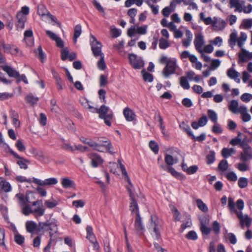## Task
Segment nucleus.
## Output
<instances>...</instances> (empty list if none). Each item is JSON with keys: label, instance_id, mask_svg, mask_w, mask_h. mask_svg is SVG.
<instances>
[{"label": "nucleus", "instance_id": "nucleus-1", "mask_svg": "<svg viewBox=\"0 0 252 252\" xmlns=\"http://www.w3.org/2000/svg\"><path fill=\"white\" fill-rule=\"evenodd\" d=\"M127 190L130 199L129 210L132 213H135L136 214V217L134 221L135 230L136 233L139 235H143L145 229L142 222V218L139 213V207L137 201L135 199V195L130 188L127 187Z\"/></svg>", "mask_w": 252, "mask_h": 252}, {"label": "nucleus", "instance_id": "nucleus-2", "mask_svg": "<svg viewBox=\"0 0 252 252\" xmlns=\"http://www.w3.org/2000/svg\"><path fill=\"white\" fill-rule=\"evenodd\" d=\"M41 231L43 232L50 231V237H52L53 235L58 232V225L54 219H49L45 222H39L37 229V234Z\"/></svg>", "mask_w": 252, "mask_h": 252}, {"label": "nucleus", "instance_id": "nucleus-3", "mask_svg": "<svg viewBox=\"0 0 252 252\" xmlns=\"http://www.w3.org/2000/svg\"><path fill=\"white\" fill-rule=\"evenodd\" d=\"M99 114V118L103 119L104 123L108 126H111V121L113 117V113L110 108L102 105L99 109L95 108V113Z\"/></svg>", "mask_w": 252, "mask_h": 252}, {"label": "nucleus", "instance_id": "nucleus-4", "mask_svg": "<svg viewBox=\"0 0 252 252\" xmlns=\"http://www.w3.org/2000/svg\"><path fill=\"white\" fill-rule=\"evenodd\" d=\"M98 142H95L97 145L94 147L93 149L99 152H104L106 150L110 154H113L114 152L111 151L113 146L111 141L106 137L98 138Z\"/></svg>", "mask_w": 252, "mask_h": 252}, {"label": "nucleus", "instance_id": "nucleus-5", "mask_svg": "<svg viewBox=\"0 0 252 252\" xmlns=\"http://www.w3.org/2000/svg\"><path fill=\"white\" fill-rule=\"evenodd\" d=\"M91 38L93 39V40L91 39V50L95 58H97L103 55L104 54L101 51L102 46L101 43L98 41L96 38L93 35H91Z\"/></svg>", "mask_w": 252, "mask_h": 252}, {"label": "nucleus", "instance_id": "nucleus-6", "mask_svg": "<svg viewBox=\"0 0 252 252\" xmlns=\"http://www.w3.org/2000/svg\"><path fill=\"white\" fill-rule=\"evenodd\" d=\"M128 59L129 63L135 69H140L144 65V61L141 58H138L136 55L133 53L129 54Z\"/></svg>", "mask_w": 252, "mask_h": 252}, {"label": "nucleus", "instance_id": "nucleus-7", "mask_svg": "<svg viewBox=\"0 0 252 252\" xmlns=\"http://www.w3.org/2000/svg\"><path fill=\"white\" fill-rule=\"evenodd\" d=\"M177 67L176 59L168 61L162 70V74L164 77L168 78L170 75L174 74Z\"/></svg>", "mask_w": 252, "mask_h": 252}, {"label": "nucleus", "instance_id": "nucleus-8", "mask_svg": "<svg viewBox=\"0 0 252 252\" xmlns=\"http://www.w3.org/2000/svg\"><path fill=\"white\" fill-rule=\"evenodd\" d=\"M32 206L35 207L32 209L33 214L36 218L42 216L45 213V209L43 208V202L42 200H37L32 203Z\"/></svg>", "mask_w": 252, "mask_h": 252}, {"label": "nucleus", "instance_id": "nucleus-9", "mask_svg": "<svg viewBox=\"0 0 252 252\" xmlns=\"http://www.w3.org/2000/svg\"><path fill=\"white\" fill-rule=\"evenodd\" d=\"M9 153L12 155L14 158L19 159V160L17 161V164L19 166L21 169H28V165L27 163L30 164L31 161L24 158L20 157L18 154L15 152L11 149L9 150Z\"/></svg>", "mask_w": 252, "mask_h": 252}, {"label": "nucleus", "instance_id": "nucleus-10", "mask_svg": "<svg viewBox=\"0 0 252 252\" xmlns=\"http://www.w3.org/2000/svg\"><path fill=\"white\" fill-rule=\"evenodd\" d=\"M151 222L150 224V228H153L154 232H155L156 236V239L158 240L160 237V233L158 226L159 224V221L158 217L156 215H152L151 216Z\"/></svg>", "mask_w": 252, "mask_h": 252}, {"label": "nucleus", "instance_id": "nucleus-11", "mask_svg": "<svg viewBox=\"0 0 252 252\" xmlns=\"http://www.w3.org/2000/svg\"><path fill=\"white\" fill-rule=\"evenodd\" d=\"M1 67L7 73L9 77L15 78L16 79V82L17 84L21 82L20 75L19 72L13 69L11 66L8 65L1 66Z\"/></svg>", "mask_w": 252, "mask_h": 252}, {"label": "nucleus", "instance_id": "nucleus-12", "mask_svg": "<svg viewBox=\"0 0 252 252\" xmlns=\"http://www.w3.org/2000/svg\"><path fill=\"white\" fill-rule=\"evenodd\" d=\"M89 158L91 159V166L96 168L103 162L102 158L96 153H90L88 155Z\"/></svg>", "mask_w": 252, "mask_h": 252}, {"label": "nucleus", "instance_id": "nucleus-13", "mask_svg": "<svg viewBox=\"0 0 252 252\" xmlns=\"http://www.w3.org/2000/svg\"><path fill=\"white\" fill-rule=\"evenodd\" d=\"M33 183L40 186H51L57 184L58 180L55 178H50L42 181L33 177Z\"/></svg>", "mask_w": 252, "mask_h": 252}, {"label": "nucleus", "instance_id": "nucleus-14", "mask_svg": "<svg viewBox=\"0 0 252 252\" xmlns=\"http://www.w3.org/2000/svg\"><path fill=\"white\" fill-rule=\"evenodd\" d=\"M240 159L243 162H246L252 159V149L247 145V147H243V151L240 153Z\"/></svg>", "mask_w": 252, "mask_h": 252}, {"label": "nucleus", "instance_id": "nucleus-15", "mask_svg": "<svg viewBox=\"0 0 252 252\" xmlns=\"http://www.w3.org/2000/svg\"><path fill=\"white\" fill-rule=\"evenodd\" d=\"M242 53L238 54V63L247 62L248 60L252 59V52H249L244 48L241 49Z\"/></svg>", "mask_w": 252, "mask_h": 252}, {"label": "nucleus", "instance_id": "nucleus-16", "mask_svg": "<svg viewBox=\"0 0 252 252\" xmlns=\"http://www.w3.org/2000/svg\"><path fill=\"white\" fill-rule=\"evenodd\" d=\"M194 44L196 50L199 52L202 53L203 50H202V47L204 44L203 36L201 33H198L195 35V39L194 40Z\"/></svg>", "mask_w": 252, "mask_h": 252}, {"label": "nucleus", "instance_id": "nucleus-17", "mask_svg": "<svg viewBox=\"0 0 252 252\" xmlns=\"http://www.w3.org/2000/svg\"><path fill=\"white\" fill-rule=\"evenodd\" d=\"M17 21L16 23V27L17 30H21L25 27V24L27 20V17L25 15H23L22 13L18 12L16 15Z\"/></svg>", "mask_w": 252, "mask_h": 252}, {"label": "nucleus", "instance_id": "nucleus-18", "mask_svg": "<svg viewBox=\"0 0 252 252\" xmlns=\"http://www.w3.org/2000/svg\"><path fill=\"white\" fill-rule=\"evenodd\" d=\"M214 22L213 24V27L214 31L216 32H219L220 31L223 30L226 25L225 21L222 19L218 20L216 17H214Z\"/></svg>", "mask_w": 252, "mask_h": 252}, {"label": "nucleus", "instance_id": "nucleus-19", "mask_svg": "<svg viewBox=\"0 0 252 252\" xmlns=\"http://www.w3.org/2000/svg\"><path fill=\"white\" fill-rule=\"evenodd\" d=\"M160 167L163 170H166L172 176H173L174 177H175V178H176L177 179L183 180L185 178V176L183 174H181L180 172H177V171L175 170V169L173 167H172L171 166H168V167H166L165 166H164L163 165H161Z\"/></svg>", "mask_w": 252, "mask_h": 252}, {"label": "nucleus", "instance_id": "nucleus-20", "mask_svg": "<svg viewBox=\"0 0 252 252\" xmlns=\"http://www.w3.org/2000/svg\"><path fill=\"white\" fill-rule=\"evenodd\" d=\"M52 73L54 79L56 80V84L58 90L59 91L63 90V86H64V84L60 76L56 71L54 70L52 71Z\"/></svg>", "mask_w": 252, "mask_h": 252}, {"label": "nucleus", "instance_id": "nucleus-21", "mask_svg": "<svg viewBox=\"0 0 252 252\" xmlns=\"http://www.w3.org/2000/svg\"><path fill=\"white\" fill-rule=\"evenodd\" d=\"M123 114L127 121L131 122L135 119V114L128 107H126L124 109Z\"/></svg>", "mask_w": 252, "mask_h": 252}, {"label": "nucleus", "instance_id": "nucleus-22", "mask_svg": "<svg viewBox=\"0 0 252 252\" xmlns=\"http://www.w3.org/2000/svg\"><path fill=\"white\" fill-rule=\"evenodd\" d=\"M61 184L64 189L75 188L74 182L67 178H62Z\"/></svg>", "mask_w": 252, "mask_h": 252}, {"label": "nucleus", "instance_id": "nucleus-23", "mask_svg": "<svg viewBox=\"0 0 252 252\" xmlns=\"http://www.w3.org/2000/svg\"><path fill=\"white\" fill-rule=\"evenodd\" d=\"M227 75L230 78L234 79L237 83H239L240 81V79L238 78L240 76V73L232 68H230L227 70Z\"/></svg>", "mask_w": 252, "mask_h": 252}, {"label": "nucleus", "instance_id": "nucleus-24", "mask_svg": "<svg viewBox=\"0 0 252 252\" xmlns=\"http://www.w3.org/2000/svg\"><path fill=\"white\" fill-rule=\"evenodd\" d=\"M26 228L28 232L32 233L34 231L37 232L38 225L34 221L29 220L26 223Z\"/></svg>", "mask_w": 252, "mask_h": 252}, {"label": "nucleus", "instance_id": "nucleus-25", "mask_svg": "<svg viewBox=\"0 0 252 252\" xmlns=\"http://www.w3.org/2000/svg\"><path fill=\"white\" fill-rule=\"evenodd\" d=\"M16 197L18 199V203L20 206L22 207L27 205L28 202H30L29 200V197L28 196L25 197L24 195L22 193H17L16 194Z\"/></svg>", "mask_w": 252, "mask_h": 252}, {"label": "nucleus", "instance_id": "nucleus-26", "mask_svg": "<svg viewBox=\"0 0 252 252\" xmlns=\"http://www.w3.org/2000/svg\"><path fill=\"white\" fill-rule=\"evenodd\" d=\"M120 167L121 168V170L122 175L125 176L126 181L127 182V183H128L129 186L126 187V189L127 188V187L130 188L131 189L132 192L134 193V191L132 189V188L133 187V185H132V184L131 182V181L128 177V175L127 174V173L126 171V169L125 168L124 165L123 164V163H121Z\"/></svg>", "mask_w": 252, "mask_h": 252}, {"label": "nucleus", "instance_id": "nucleus-27", "mask_svg": "<svg viewBox=\"0 0 252 252\" xmlns=\"http://www.w3.org/2000/svg\"><path fill=\"white\" fill-rule=\"evenodd\" d=\"M229 4L231 8H236L235 11L237 10L239 12L242 11V5L239 2L238 0H230Z\"/></svg>", "mask_w": 252, "mask_h": 252}, {"label": "nucleus", "instance_id": "nucleus-28", "mask_svg": "<svg viewBox=\"0 0 252 252\" xmlns=\"http://www.w3.org/2000/svg\"><path fill=\"white\" fill-rule=\"evenodd\" d=\"M87 236L86 238L89 240V241L95 240L96 239L95 236L93 233V227L91 226L88 225L86 227Z\"/></svg>", "mask_w": 252, "mask_h": 252}, {"label": "nucleus", "instance_id": "nucleus-29", "mask_svg": "<svg viewBox=\"0 0 252 252\" xmlns=\"http://www.w3.org/2000/svg\"><path fill=\"white\" fill-rule=\"evenodd\" d=\"M141 73L144 81L152 82L153 81L154 76L153 74L147 72L145 69L142 70Z\"/></svg>", "mask_w": 252, "mask_h": 252}, {"label": "nucleus", "instance_id": "nucleus-30", "mask_svg": "<svg viewBox=\"0 0 252 252\" xmlns=\"http://www.w3.org/2000/svg\"><path fill=\"white\" fill-rule=\"evenodd\" d=\"M206 163L211 164L214 163L216 160L215 152L214 151H210L206 156Z\"/></svg>", "mask_w": 252, "mask_h": 252}, {"label": "nucleus", "instance_id": "nucleus-31", "mask_svg": "<svg viewBox=\"0 0 252 252\" xmlns=\"http://www.w3.org/2000/svg\"><path fill=\"white\" fill-rule=\"evenodd\" d=\"M197 207L203 212L207 213L208 211V208L207 205L200 199H197L196 200Z\"/></svg>", "mask_w": 252, "mask_h": 252}, {"label": "nucleus", "instance_id": "nucleus-32", "mask_svg": "<svg viewBox=\"0 0 252 252\" xmlns=\"http://www.w3.org/2000/svg\"><path fill=\"white\" fill-rule=\"evenodd\" d=\"M26 100L27 102L30 103L32 105L36 104L39 100V98L35 97L32 94H30L26 97Z\"/></svg>", "mask_w": 252, "mask_h": 252}, {"label": "nucleus", "instance_id": "nucleus-33", "mask_svg": "<svg viewBox=\"0 0 252 252\" xmlns=\"http://www.w3.org/2000/svg\"><path fill=\"white\" fill-rule=\"evenodd\" d=\"M143 2V0H126L125 2V6L126 7H129L132 4H135L138 6H140Z\"/></svg>", "mask_w": 252, "mask_h": 252}, {"label": "nucleus", "instance_id": "nucleus-34", "mask_svg": "<svg viewBox=\"0 0 252 252\" xmlns=\"http://www.w3.org/2000/svg\"><path fill=\"white\" fill-rule=\"evenodd\" d=\"M238 39L236 33L233 32L230 34L228 42L231 48H233L235 46L236 42L237 41Z\"/></svg>", "mask_w": 252, "mask_h": 252}, {"label": "nucleus", "instance_id": "nucleus-35", "mask_svg": "<svg viewBox=\"0 0 252 252\" xmlns=\"http://www.w3.org/2000/svg\"><path fill=\"white\" fill-rule=\"evenodd\" d=\"M81 26L80 25H76L74 27V33L73 36V41L75 43L77 42V39L81 34Z\"/></svg>", "mask_w": 252, "mask_h": 252}, {"label": "nucleus", "instance_id": "nucleus-36", "mask_svg": "<svg viewBox=\"0 0 252 252\" xmlns=\"http://www.w3.org/2000/svg\"><path fill=\"white\" fill-rule=\"evenodd\" d=\"M81 105L85 108L89 109H94V111H92L93 113H95V108L92 106L90 104V101L86 98H82L80 100Z\"/></svg>", "mask_w": 252, "mask_h": 252}, {"label": "nucleus", "instance_id": "nucleus-37", "mask_svg": "<svg viewBox=\"0 0 252 252\" xmlns=\"http://www.w3.org/2000/svg\"><path fill=\"white\" fill-rule=\"evenodd\" d=\"M180 127L184 131L186 132L188 135L190 136L192 135V131L189 126L187 125L185 122H182L179 125Z\"/></svg>", "mask_w": 252, "mask_h": 252}, {"label": "nucleus", "instance_id": "nucleus-38", "mask_svg": "<svg viewBox=\"0 0 252 252\" xmlns=\"http://www.w3.org/2000/svg\"><path fill=\"white\" fill-rule=\"evenodd\" d=\"M207 114L209 119L214 123H216L218 120L217 113L213 110L209 109L207 111Z\"/></svg>", "mask_w": 252, "mask_h": 252}, {"label": "nucleus", "instance_id": "nucleus-39", "mask_svg": "<svg viewBox=\"0 0 252 252\" xmlns=\"http://www.w3.org/2000/svg\"><path fill=\"white\" fill-rule=\"evenodd\" d=\"M180 85L186 90H188L190 88L189 84L188 82L186 77L182 76L180 78Z\"/></svg>", "mask_w": 252, "mask_h": 252}, {"label": "nucleus", "instance_id": "nucleus-40", "mask_svg": "<svg viewBox=\"0 0 252 252\" xmlns=\"http://www.w3.org/2000/svg\"><path fill=\"white\" fill-rule=\"evenodd\" d=\"M228 163L227 161L225 159L221 160L218 165V168L222 171H226L228 169Z\"/></svg>", "mask_w": 252, "mask_h": 252}, {"label": "nucleus", "instance_id": "nucleus-41", "mask_svg": "<svg viewBox=\"0 0 252 252\" xmlns=\"http://www.w3.org/2000/svg\"><path fill=\"white\" fill-rule=\"evenodd\" d=\"M149 146L150 149L155 153L158 154L159 151V147L158 143L155 141L151 140L149 142Z\"/></svg>", "mask_w": 252, "mask_h": 252}, {"label": "nucleus", "instance_id": "nucleus-42", "mask_svg": "<svg viewBox=\"0 0 252 252\" xmlns=\"http://www.w3.org/2000/svg\"><path fill=\"white\" fill-rule=\"evenodd\" d=\"M248 184V179L245 177H240L238 182V186L241 188L244 189L247 187Z\"/></svg>", "mask_w": 252, "mask_h": 252}, {"label": "nucleus", "instance_id": "nucleus-43", "mask_svg": "<svg viewBox=\"0 0 252 252\" xmlns=\"http://www.w3.org/2000/svg\"><path fill=\"white\" fill-rule=\"evenodd\" d=\"M238 107V102L235 100H233L231 101L229 105V109L234 113L237 112Z\"/></svg>", "mask_w": 252, "mask_h": 252}, {"label": "nucleus", "instance_id": "nucleus-44", "mask_svg": "<svg viewBox=\"0 0 252 252\" xmlns=\"http://www.w3.org/2000/svg\"><path fill=\"white\" fill-rule=\"evenodd\" d=\"M100 60L97 62V67L101 70H104L106 68V65L104 61V56L102 55Z\"/></svg>", "mask_w": 252, "mask_h": 252}, {"label": "nucleus", "instance_id": "nucleus-45", "mask_svg": "<svg viewBox=\"0 0 252 252\" xmlns=\"http://www.w3.org/2000/svg\"><path fill=\"white\" fill-rule=\"evenodd\" d=\"M170 46V44L166 39L161 38L159 40V47L161 49H165Z\"/></svg>", "mask_w": 252, "mask_h": 252}, {"label": "nucleus", "instance_id": "nucleus-46", "mask_svg": "<svg viewBox=\"0 0 252 252\" xmlns=\"http://www.w3.org/2000/svg\"><path fill=\"white\" fill-rule=\"evenodd\" d=\"M49 12L45 6L43 5H39L38 6L37 13L38 14L42 16L47 15V13Z\"/></svg>", "mask_w": 252, "mask_h": 252}, {"label": "nucleus", "instance_id": "nucleus-47", "mask_svg": "<svg viewBox=\"0 0 252 252\" xmlns=\"http://www.w3.org/2000/svg\"><path fill=\"white\" fill-rule=\"evenodd\" d=\"M186 238L188 240L195 241L197 239L198 236L195 231L191 230L186 235Z\"/></svg>", "mask_w": 252, "mask_h": 252}, {"label": "nucleus", "instance_id": "nucleus-48", "mask_svg": "<svg viewBox=\"0 0 252 252\" xmlns=\"http://www.w3.org/2000/svg\"><path fill=\"white\" fill-rule=\"evenodd\" d=\"M81 141L85 144H88L93 149L97 145L95 144V141H94L91 139H88L87 138L82 137L80 139Z\"/></svg>", "mask_w": 252, "mask_h": 252}, {"label": "nucleus", "instance_id": "nucleus-49", "mask_svg": "<svg viewBox=\"0 0 252 252\" xmlns=\"http://www.w3.org/2000/svg\"><path fill=\"white\" fill-rule=\"evenodd\" d=\"M14 241L19 245H22L25 241V238L21 234L18 233L14 236Z\"/></svg>", "mask_w": 252, "mask_h": 252}, {"label": "nucleus", "instance_id": "nucleus-50", "mask_svg": "<svg viewBox=\"0 0 252 252\" xmlns=\"http://www.w3.org/2000/svg\"><path fill=\"white\" fill-rule=\"evenodd\" d=\"M0 190H3L5 192H9L11 190V187L9 183L5 181H2V185Z\"/></svg>", "mask_w": 252, "mask_h": 252}, {"label": "nucleus", "instance_id": "nucleus-51", "mask_svg": "<svg viewBox=\"0 0 252 252\" xmlns=\"http://www.w3.org/2000/svg\"><path fill=\"white\" fill-rule=\"evenodd\" d=\"M214 124V125L212 127V132L216 134L221 133L222 132V129L221 128L220 124H219L217 122Z\"/></svg>", "mask_w": 252, "mask_h": 252}, {"label": "nucleus", "instance_id": "nucleus-52", "mask_svg": "<svg viewBox=\"0 0 252 252\" xmlns=\"http://www.w3.org/2000/svg\"><path fill=\"white\" fill-rule=\"evenodd\" d=\"M22 213L25 216H28L30 214H33L32 209L31 208L29 205H26L23 207Z\"/></svg>", "mask_w": 252, "mask_h": 252}, {"label": "nucleus", "instance_id": "nucleus-53", "mask_svg": "<svg viewBox=\"0 0 252 252\" xmlns=\"http://www.w3.org/2000/svg\"><path fill=\"white\" fill-rule=\"evenodd\" d=\"M200 229L203 235L207 236L210 233L212 230L211 228L205 225L200 226Z\"/></svg>", "mask_w": 252, "mask_h": 252}, {"label": "nucleus", "instance_id": "nucleus-54", "mask_svg": "<svg viewBox=\"0 0 252 252\" xmlns=\"http://www.w3.org/2000/svg\"><path fill=\"white\" fill-rule=\"evenodd\" d=\"M228 207L230 210V211L231 213H233L234 211H236V210L235 209V204L234 200L231 197H228Z\"/></svg>", "mask_w": 252, "mask_h": 252}, {"label": "nucleus", "instance_id": "nucleus-55", "mask_svg": "<svg viewBox=\"0 0 252 252\" xmlns=\"http://www.w3.org/2000/svg\"><path fill=\"white\" fill-rule=\"evenodd\" d=\"M165 162L168 165L171 166L174 163V158L172 156L166 154L165 157Z\"/></svg>", "mask_w": 252, "mask_h": 252}, {"label": "nucleus", "instance_id": "nucleus-56", "mask_svg": "<svg viewBox=\"0 0 252 252\" xmlns=\"http://www.w3.org/2000/svg\"><path fill=\"white\" fill-rule=\"evenodd\" d=\"M108 83L107 77L104 74H101L99 78V86L100 87L105 86Z\"/></svg>", "mask_w": 252, "mask_h": 252}, {"label": "nucleus", "instance_id": "nucleus-57", "mask_svg": "<svg viewBox=\"0 0 252 252\" xmlns=\"http://www.w3.org/2000/svg\"><path fill=\"white\" fill-rule=\"evenodd\" d=\"M191 138L195 141H197L198 142H201L204 141L206 138V135L204 133H201L199 136H195L193 133H192V135H190V136Z\"/></svg>", "mask_w": 252, "mask_h": 252}, {"label": "nucleus", "instance_id": "nucleus-58", "mask_svg": "<svg viewBox=\"0 0 252 252\" xmlns=\"http://www.w3.org/2000/svg\"><path fill=\"white\" fill-rule=\"evenodd\" d=\"M98 94L99 95V99L101 100V102L106 103V100L105 99V95L106 94V92L104 89H100L98 91Z\"/></svg>", "mask_w": 252, "mask_h": 252}, {"label": "nucleus", "instance_id": "nucleus-59", "mask_svg": "<svg viewBox=\"0 0 252 252\" xmlns=\"http://www.w3.org/2000/svg\"><path fill=\"white\" fill-rule=\"evenodd\" d=\"M242 24L244 29H250L252 27V19H247L244 20Z\"/></svg>", "mask_w": 252, "mask_h": 252}, {"label": "nucleus", "instance_id": "nucleus-60", "mask_svg": "<svg viewBox=\"0 0 252 252\" xmlns=\"http://www.w3.org/2000/svg\"><path fill=\"white\" fill-rule=\"evenodd\" d=\"M212 228L214 232L218 234L220 232V223L217 221H214L213 223Z\"/></svg>", "mask_w": 252, "mask_h": 252}, {"label": "nucleus", "instance_id": "nucleus-61", "mask_svg": "<svg viewBox=\"0 0 252 252\" xmlns=\"http://www.w3.org/2000/svg\"><path fill=\"white\" fill-rule=\"evenodd\" d=\"M174 11V9H171L170 7L166 6L162 10V14L165 17H168L170 14Z\"/></svg>", "mask_w": 252, "mask_h": 252}, {"label": "nucleus", "instance_id": "nucleus-62", "mask_svg": "<svg viewBox=\"0 0 252 252\" xmlns=\"http://www.w3.org/2000/svg\"><path fill=\"white\" fill-rule=\"evenodd\" d=\"M40 118L39 120V123L41 126H45L47 124V117L44 113L40 114Z\"/></svg>", "mask_w": 252, "mask_h": 252}, {"label": "nucleus", "instance_id": "nucleus-63", "mask_svg": "<svg viewBox=\"0 0 252 252\" xmlns=\"http://www.w3.org/2000/svg\"><path fill=\"white\" fill-rule=\"evenodd\" d=\"M30 152L32 154L37 158H43V155L41 152H39L36 149L32 148L30 150Z\"/></svg>", "mask_w": 252, "mask_h": 252}, {"label": "nucleus", "instance_id": "nucleus-64", "mask_svg": "<svg viewBox=\"0 0 252 252\" xmlns=\"http://www.w3.org/2000/svg\"><path fill=\"white\" fill-rule=\"evenodd\" d=\"M112 37L113 38H117L119 37L121 33V32L120 30L116 28L112 29L111 30Z\"/></svg>", "mask_w": 252, "mask_h": 252}]
</instances>
